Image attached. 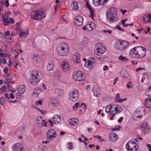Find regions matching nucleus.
Masks as SVG:
<instances>
[{"mask_svg": "<svg viewBox=\"0 0 151 151\" xmlns=\"http://www.w3.org/2000/svg\"><path fill=\"white\" fill-rule=\"evenodd\" d=\"M117 11L114 8L109 9L106 12L108 19L110 22H113L119 20V18L116 14Z\"/></svg>", "mask_w": 151, "mask_h": 151, "instance_id": "20e7f679", "label": "nucleus"}, {"mask_svg": "<svg viewBox=\"0 0 151 151\" xmlns=\"http://www.w3.org/2000/svg\"><path fill=\"white\" fill-rule=\"evenodd\" d=\"M141 129L145 132L148 129V124L147 122H145L142 123L140 125Z\"/></svg>", "mask_w": 151, "mask_h": 151, "instance_id": "c85d7f7f", "label": "nucleus"}, {"mask_svg": "<svg viewBox=\"0 0 151 151\" xmlns=\"http://www.w3.org/2000/svg\"><path fill=\"white\" fill-rule=\"evenodd\" d=\"M62 75L60 71H55L54 73V76L57 79H60L62 76Z\"/></svg>", "mask_w": 151, "mask_h": 151, "instance_id": "4c0bfd02", "label": "nucleus"}, {"mask_svg": "<svg viewBox=\"0 0 151 151\" xmlns=\"http://www.w3.org/2000/svg\"><path fill=\"white\" fill-rule=\"evenodd\" d=\"M89 41L88 38L86 37H84L82 39L81 43L84 44L88 43Z\"/></svg>", "mask_w": 151, "mask_h": 151, "instance_id": "58836bf2", "label": "nucleus"}, {"mask_svg": "<svg viewBox=\"0 0 151 151\" xmlns=\"http://www.w3.org/2000/svg\"><path fill=\"white\" fill-rule=\"evenodd\" d=\"M57 134L54 129H49L46 134V137L49 141H52L55 139L57 137Z\"/></svg>", "mask_w": 151, "mask_h": 151, "instance_id": "9d476101", "label": "nucleus"}, {"mask_svg": "<svg viewBox=\"0 0 151 151\" xmlns=\"http://www.w3.org/2000/svg\"><path fill=\"white\" fill-rule=\"evenodd\" d=\"M7 91V87L4 86H2L0 88V93H3L6 92Z\"/></svg>", "mask_w": 151, "mask_h": 151, "instance_id": "a19ab883", "label": "nucleus"}, {"mask_svg": "<svg viewBox=\"0 0 151 151\" xmlns=\"http://www.w3.org/2000/svg\"><path fill=\"white\" fill-rule=\"evenodd\" d=\"M79 96V93L77 89L73 90L71 91L69 95V99L70 101H75L77 100Z\"/></svg>", "mask_w": 151, "mask_h": 151, "instance_id": "f8f14e48", "label": "nucleus"}, {"mask_svg": "<svg viewBox=\"0 0 151 151\" xmlns=\"http://www.w3.org/2000/svg\"><path fill=\"white\" fill-rule=\"evenodd\" d=\"M77 3L75 1L73 2L70 5V8L73 10H76L78 9Z\"/></svg>", "mask_w": 151, "mask_h": 151, "instance_id": "72a5a7b5", "label": "nucleus"}, {"mask_svg": "<svg viewBox=\"0 0 151 151\" xmlns=\"http://www.w3.org/2000/svg\"><path fill=\"white\" fill-rule=\"evenodd\" d=\"M145 106L147 108L151 107V99L147 98L145 100Z\"/></svg>", "mask_w": 151, "mask_h": 151, "instance_id": "473e14b6", "label": "nucleus"}, {"mask_svg": "<svg viewBox=\"0 0 151 151\" xmlns=\"http://www.w3.org/2000/svg\"><path fill=\"white\" fill-rule=\"evenodd\" d=\"M14 67L17 68V67L19 65V63L17 61H15L14 63Z\"/></svg>", "mask_w": 151, "mask_h": 151, "instance_id": "3c124183", "label": "nucleus"}, {"mask_svg": "<svg viewBox=\"0 0 151 151\" xmlns=\"http://www.w3.org/2000/svg\"><path fill=\"white\" fill-rule=\"evenodd\" d=\"M61 117L59 115H54L52 118V120L54 124H58L61 121Z\"/></svg>", "mask_w": 151, "mask_h": 151, "instance_id": "b1692460", "label": "nucleus"}, {"mask_svg": "<svg viewBox=\"0 0 151 151\" xmlns=\"http://www.w3.org/2000/svg\"><path fill=\"white\" fill-rule=\"evenodd\" d=\"M94 54L98 56H101L106 51V47L100 43L96 44L94 48Z\"/></svg>", "mask_w": 151, "mask_h": 151, "instance_id": "423d86ee", "label": "nucleus"}, {"mask_svg": "<svg viewBox=\"0 0 151 151\" xmlns=\"http://www.w3.org/2000/svg\"><path fill=\"white\" fill-rule=\"evenodd\" d=\"M54 66V64L52 62H50L47 65V69L48 71H50L52 70Z\"/></svg>", "mask_w": 151, "mask_h": 151, "instance_id": "e433bc0d", "label": "nucleus"}, {"mask_svg": "<svg viewBox=\"0 0 151 151\" xmlns=\"http://www.w3.org/2000/svg\"><path fill=\"white\" fill-rule=\"evenodd\" d=\"M142 20L144 24L151 23V14H147L144 15L142 17Z\"/></svg>", "mask_w": 151, "mask_h": 151, "instance_id": "6ab92c4d", "label": "nucleus"}, {"mask_svg": "<svg viewBox=\"0 0 151 151\" xmlns=\"http://www.w3.org/2000/svg\"><path fill=\"white\" fill-rule=\"evenodd\" d=\"M44 12L42 9L38 10L32 12L31 18L33 20L40 19H42Z\"/></svg>", "mask_w": 151, "mask_h": 151, "instance_id": "9b49d317", "label": "nucleus"}, {"mask_svg": "<svg viewBox=\"0 0 151 151\" xmlns=\"http://www.w3.org/2000/svg\"><path fill=\"white\" fill-rule=\"evenodd\" d=\"M57 51L58 54L60 56H66L69 54V47L66 43H62L60 44L57 47Z\"/></svg>", "mask_w": 151, "mask_h": 151, "instance_id": "39448f33", "label": "nucleus"}, {"mask_svg": "<svg viewBox=\"0 0 151 151\" xmlns=\"http://www.w3.org/2000/svg\"><path fill=\"white\" fill-rule=\"evenodd\" d=\"M9 4L8 0H6L5 2V6L6 7H8L9 6Z\"/></svg>", "mask_w": 151, "mask_h": 151, "instance_id": "338daca9", "label": "nucleus"}, {"mask_svg": "<svg viewBox=\"0 0 151 151\" xmlns=\"http://www.w3.org/2000/svg\"><path fill=\"white\" fill-rule=\"evenodd\" d=\"M96 28V24L92 22H90L87 23L86 26L83 27V29L84 30L87 29L88 31H91L95 30Z\"/></svg>", "mask_w": 151, "mask_h": 151, "instance_id": "4468645a", "label": "nucleus"}, {"mask_svg": "<svg viewBox=\"0 0 151 151\" xmlns=\"http://www.w3.org/2000/svg\"><path fill=\"white\" fill-rule=\"evenodd\" d=\"M41 88L43 90H45L46 89V86L45 85L44 83H42L41 84Z\"/></svg>", "mask_w": 151, "mask_h": 151, "instance_id": "bf43d9fd", "label": "nucleus"}, {"mask_svg": "<svg viewBox=\"0 0 151 151\" xmlns=\"http://www.w3.org/2000/svg\"><path fill=\"white\" fill-rule=\"evenodd\" d=\"M39 112L43 115H45L47 113V111L46 110H41Z\"/></svg>", "mask_w": 151, "mask_h": 151, "instance_id": "4d7b16f0", "label": "nucleus"}, {"mask_svg": "<svg viewBox=\"0 0 151 151\" xmlns=\"http://www.w3.org/2000/svg\"><path fill=\"white\" fill-rule=\"evenodd\" d=\"M96 62V60L94 58H90L87 62H85L84 65L89 69H91L93 68Z\"/></svg>", "mask_w": 151, "mask_h": 151, "instance_id": "2eb2a0df", "label": "nucleus"}, {"mask_svg": "<svg viewBox=\"0 0 151 151\" xmlns=\"http://www.w3.org/2000/svg\"><path fill=\"white\" fill-rule=\"evenodd\" d=\"M19 23H17V27H16V29L18 31V32H17V33L19 32L21 30V28L20 26L19 25Z\"/></svg>", "mask_w": 151, "mask_h": 151, "instance_id": "864d4df0", "label": "nucleus"}, {"mask_svg": "<svg viewBox=\"0 0 151 151\" xmlns=\"http://www.w3.org/2000/svg\"><path fill=\"white\" fill-rule=\"evenodd\" d=\"M7 55L6 53H0V57H6Z\"/></svg>", "mask_w": 151, "mask_h": 151, "instance_id": "052dcab7", "label": "nucleus"}, {"mask_svg": "<svg viewBox=\"0 0 151 151\" xmlns=\"http://www.w3.org/2000/svg\"><path fill=\"white\" fill-rule=\"evenodd\" d=\"M36 124L40 127H42L43 125L44 126L47 127V122L45 120L43 119L41 116H38L36 118Z\"/></svg>", "mask_w": 151, "mask_h": 151, "instance_id": "ddd939ff", "label": "nucleus"}, {"mask_svg": "<svg viewBox=\"0 0 151 151\" xmlns=\"http://www.w3.org/2000/svg\"><path fill=\"white\" fill-rule=\"evenodd\" d=\"M18 92L20 94L24 93L26 90V88L25 86L21 85L19 86L18 88Z\"/></svg>", "mask_w": 151, "mask_h": 151, "instance_id": "2f4dec72", "label": "nucleus"}, {"mask_svg": "<svg viewBox=\"0 0 151 151\" xmlns=\"http://www.w3.org/2000/svg\"><path fill=\"white\" fill-rule=\"evenodd\" d=\"M12 63L11 60H9V63H7V65L10 68H11V67Z\"/></svg>", "mask_w": 151, "mask_h": 151, "instance_id": "680f3d73", "label": "nucleus"}, {"mask_svg": "<svg viewBox=\"0 0 151 151\" xmlns=\"http://www.w3.org/2000/svg\"><path fill=\"white\" fill-rule=\"evenodd\" d=\"M43 101L42 100H39L35 103V104L36 106L42 105L43 104Z\"/></svg>", "mask_w": 151, "mask_h": 151, "instance_id": "09e8293b", "label": "nucleus"}, {"mask_svg": "<svg viewBox=\"0 0 151 151\" xmlns=\"http://www.w3.org/2000/svg\"><path fill=\"white\" fill-rule=\"evenodd\" d=\"M138 147H136L132 149V151H139Z\"/></svg>", "mask_w": 151, "mask_h": 151, "instance_id": "69168bd1", "label": "nucleus"}, {"mask_svg": "<svg viewBox=\"0 0 151 151\" xmlns=\"http://www.w3.org/2000/svg\"><path fill=\"white\" fill-rule=\"evenodd\" d=\"M120 11L122 12L123 15L124 14L127 12V10H123L122 9L120 10Z\"/></svg>", "mask_w": 151, "mask_h": 151, "instance_id": "774afa93", "label": "nucleus"}, {"mask_svg": "<svg viewBox=\"0 0 151 151\" xmlns=\"http://www.w3.org/2000/svg\"><path fill=\"white\" fill-rule=\"evenodd\" d=\"M61 65L63 70L64 72H66L70 69V66L67 60H63L62 62Z\"/></svg>", "mask_w": 151, "mask_h": 151, "instance_id": "aec40b11", "label": "nucleus"}, {"mask_svg": "<svg viewBox=\"0 0 151 151\" xmlns=\"http://www.w3.org/2000/svg\"><path fill=\"white\" fill-rule=\"evenodd\" d=\"M129 42L126 41L120 40L118 41L116 45V48L119 50H123L127 47Z\"/></svg>", "mask_w": 151, "mask_h": 151, "instance_id": "1a4fd4ad", "label": "nucleus"}, {"mask_svg": "<svg viewBox=\"0 0 151 151\" xmlns=\"http://www.w3.org/2000/svg\"><path fill=\"white\" fill-rule=\"evenodd\" d=\"M103 32L104 33H106L107 32L109 34H111L112 33V31L110 30H104L103 31Z\"/></svg>", "mask_w": 151, "mask_h": 151, "instance_id": "0e129e2a", "label": "nucleus"}, {"mask_svg": "<svg viewBox=\"0 0 151 151\" xmlns=\"http://www.w3.org/2000/svg\"><path fill=\"white\" fill-rule=\"evenodd\" d=\"M73 79L76 81H82L86 79V75L82 71L77 70L75 72L73 76Z\"/></svg>", "mask_w": 151, "mask_h": 151, "instance_id": "0eeeda50", "label": "nucleus"}, {"mask_svg": "<svg viewBox=\"0 0 151 151\" xmlns=\"http://www.w3.org/2000/svg\"><path fill=\"white\" fill-rule=\"evenodd\" d=\"M109 0H93V4L95 6L106 4Z\"/></svg>", "mask_w": 151, "mask_h": 151, "instance_id": "dca6fc26", "label": "nucleus"}, {"mask_svg": "<svg viewBox=\"0 0 151 151\" xmlns=\"http://www.w3.org/2000/svg\"><path fill=\"white\" fill-rule=\"evenodd\" d=\"M109 138L110 141L113 142L116 141L118 139V135L114 133H112L110 134Z\"/></svg>", "mask_w": 151, "mask_h": 151, "instance_id": "393cba45", "label": "nucleus"}, {"mask_svg": "<svg viewBox=\"0 0 151 151\" xmlns=\"http://www.w3.org/2000/svg\"><path fill=\"white\" fill-rule=\"evenodd\" d=\"M32 58L36 63H38L40 60V59L37 54L33 55H32Z\"/></svg>", "mask_w": 151, "mask_h": 151, "instance_id": "c9c22d12", "label": "nucleus"}, {"mask_svg": "<svg viewBox=\"0 0 151 151\" xmlns=\"http://www.w3.org/2000/svg\"><path fill=\"white\" fill-rule=\"evenodd\" d=\"M12 81L11 79L10 78H7L5 79V81H4V83L5 84H9L10 83H11Z\"/></svg>", "mask_w": 151, "mask_h": 151, "instance_id": "a18cd8bd", "label": "nucleus"}, {"mask_svg": "<svg viewBox=\"0 0 151 151\" xmlns=\"http://www.w3.org/2000/svg\"><path fill=\"white\" fill-rule=\"evenodd\" d=\"M42 92V90L41 88H36L34 89L32 95L34 96L37 97Z\"/></svg>", "mask_w": 151, "mask_h": 151, "instance_id": "cd10ccee", "label": "nucleus"}, {"mask_svg": "<svg viewBox=\"0 0 151 151\" xmlns=\"http://www.w3.org/2000/svg\"><path fill=\"white\" fill-rule=\"evenodd\" d=\"M2 21L3 22V24L4 26H6L9 24H13L14 22V20L12 18L9 19L2 18Z\"/></svg>", "mask_w": 151, "mask_h": 151, "instance_id": "4be33fe9", "label": "nucleus"}, {"mask_svg": "<svg viewBox=\"0 0 151 151\" xmlns=\"http://www.w3.org/2000/svg\"><path fill=\"white\" fill-rule=\"evenodd\" d=\"M73 59L76 63L79 64L81 63L80 55L78 52H75L73 55Z\"/></svg>", "mask_w": 151, "mask_h": 151, "instance_id": "412c9836", "label": "nucleus"}, {"mask_svg": "<svg viewBox=\"0 0 151 151\" xmlns=\"http://www.w3.org/2000/svg\"><path fill=\"white\" fill-rule=\"evenodd\" d=\"M68 149L69 150H72L73 147L72 143L70 142H68Z\"/></svg>", "mask_w": 151, "mask_h": 151, "instance_id": "de8ad7c7", "label": "nucleus"}, {"mask_svg": "<svg viewBox=\"0 0 151 151\" xmlns=\"http://www.w3.org/2000/svg\"><path fill=\"white\" fill-rule=\"evenodd\" d=\"M94 95L96 97L99 96L100 95V90L98 88L94 87L93 89Z\"/></svg>", "mask_w": 151, "mask_h": 151, "instance_id": "c756f323", "label": "nucleus"}, {"mask_svg": "<svg viewBox=\"0 0 151 151\" xmlns=\"http://www.w3.org/2000/svg\"><path fill=\"white\" fill-rule=\"evenodd\" d=\"M79 105V104L78 103L75 104L74 105L73 107V109L75 110L77 109Z\"/></svg>", "mask_w": 151, "mask_h": 151, "instance_id": "603ef678", "label": "nucleus"}, {"mask_svg": "<svg viewBox=\"0 0 151 151\" xmlns=\"http://www.w3.org/2000/svg\"><path fill=\"white\" fill-rule=\"evenodd\" d=\"M118 59L119 60L124 62L127 61L128 60L126 57L122 56V55L118 57Z\"/></svg>", "mask_w": 151, "mask_h": 151, "instance_id": "79ce46f5", "label": "nucleus"}, {"mask_svg": "<svg viewBox=\"0 0 151 151\" xmlns=\"http://www.w3.org/2000/svg\"><path fill=\"white\" fill-rule=\"evenodd\" d=\"M115 101L118 102L119 103H121L122 102V101H121V99L120 98L119 96V94H117L115 98Z\"/></svg>", "mask_w": 151, "mask_h": 151, "instance_id": "37998d69", "label": "nucleus"}, {"mask_svg": "<svg viewBox=\"0 0 151 151\" xmlns=\"http://www.w3.org/2000/svg\"><path fill=\"white\" fill-rule=\"evenodd\" d=\"M10 12L9 11H8L6 13H5L3 16L2 18L8 19L10 14Z\"/></svg>", "mask_w": 151, "mask_h": 151, "instance_id": "c03bdc74", "label": "nucleus"}, {"mask_svg": "<svg viewBox=\"0 0 151 151\" xmlns=\"http://www.w3.org/2000/svg\"><path fill=\"white\" fill-rule=\"evenodd\" d=\"M29 33L27 29H26L20 32L19 33L20 37L22 38H26L28 36Z\"/></svg>", "mask_w": 151, "mask_h": 151, "instance_id": "bb28decb", "label": "nucleus"}, {"mask_svg": "<svg viewBox=\"0 0 151 151\" xmlns=\"http://www.w3.org/2000/svg\"><path fill=\"white\" fill-rule=\"evenodd\" d=\"M47 146L42 144H40L38 146V151H46L47 149Z\"/></svg>", "mask_w": 151, "mask_h": 151, "instance_id": "7c9ffc66", "label": "nucleus"}, {"mask_svg": "<svg viewBox=\"0 0 151 151\" xmlns=\"http://www.w3.org/2000/svg\"><path fill=\"white\" fill-rule=\"evenodd\" d=\"M69 123L71 126H76L78 124V120L75 118L70 119L69 120Z\"/></svg>", "mask_w": 151, "mask_h": 151, "instance_id": "5701e85b", "label": "nucleus"}, {"mask_svg": "<svg viewBox=\"0 0 151 151\" xmlns=\"http://www.w3.org/2000/svg\"><path fill=\"white\" fill-rule=\"evenodd\" d=\"M146 95L149 97H151V89H149L146 92Z\"/></svg>", "mask_w": 151, "mask_h": 151, "instance_id": "8fccbe9b", "label": "nucleus"}, {"mask_svg": "<svg viewBox=\"0 0 151 151\" xmlns=\"http://www.w3.org/2000/svg\"><path fill=\"white\" fill-rule=\"evenodd\" d=\"M129 54L133 58L142 59L146 55V50L142 46L136 47L130 50Z\"/></svg>", "mask_w": 151, "mask_h": 151, "instance_id": "f257e3e1", "label": "nucleus"}, {"mask_svg": "<svg viewBox=\"0 0 151 151\" xmlns=\"http://www.w3.org/2000/svg\"><path fill=\"white\" fill-rule=\"evenodd\" d=\"M5 100L3 98L0 99V103L2 105L4 104L5 102Z\"/></svg>", "mask_w": 151, "mask_h": 151, "instance_id": "13d9d810", "label": "nucleus"}, {"mask_svg": "<svg viewBox=\"0 0 151 151\" xmlns=\"http://www.w3.org/2000/svg\"><path fill=\"white\" fill-rule=\"evenodd\" d=\"M132 84V82L131 81H129L128 82V83L127 84L126 86L127 88L129 89L131 87V86H132L133 85L131 86L130 85L131 84Z\"/></svg>", "mask_w": 151, "mask_h": 151, "instance_id": "6e6d98bb", "label": "nucleus"}, {"mask_svg": "<svg viewBox=\"0 0 151 151\" xmlns=\"http://www.w3.org/2000/svg\"><path fill=\"white\" fill-rule=\"evenodd\" d=\"M14 151H23L24 148L20 143H17L14 144L12 147Z\"/></svg>", "mask_w": 151, "mask_h": 151, "instance_id": "f3484780", "label": "nucleus"}, {"mask_svg": "<svg viewBox=\"0 0 151 151\" xmlns=\"http://www.w3.org/2000/svg\"><path fill=\"white\" fill-rule=\"evenodd\" d=\"M63 90L60 88H57L55 90V93L59 96H61L63 95Z\"/></svg>", "mask_w": 151, "mask_h": 151, "instance_id": "f704fd0d", "label": "nucleus"}, {"mask_svg": "<svg viewBox=\"0 0 151 151\" xmlns=\"http://www.w3.org/2000/svg\"><path fill=\"white\" fill-rule=\"evenodd\" d=\"M86 6H87V8L89 9V11L90 12V13L91 14L90 17L92 19H93V18L94 16L93 11L92 9L91 8L90 6L88 3L86 4Z\"/></svg>", "mask_w": 151, "mask_h": 151, "instance_id": "ea45409f", "label": "nucleus"}, {"mask_svg": "<svg viewBox=\"0 0 151 151\" xmlns=\"http://www.w3.org/2000/svg\"><path fill=\"white\" fill-rule=\"evenodd\" d=\"M120 127L119 126L118 127H115L112 129V130L113 131H116L119 130L120 129Z\"/></svg>", "mask_w": 151, "mask_h": 151, "instance_id": "e2e57ef3", "label": "nucleus"}, {"mask_svg": "<svg viewBox=\"0 0 151 151\" xmlns=\"http://www.w3.org/2000/svg\"><path fill=\"white\" fill-rule=\"evenodd\" d=\"M83 19L82 16L78 15L75 18L74 22L76 25L81 26L83 24Z\"/></svg>", "mask_w": 151, "mask_h": 151, "instance_id": "a211bd4d", "label": "nucleus"}, {"mask_svg": "<svg viewBox=\"0 0 151 151\" xmlns=\"http://www.w3.org/2000/svg\"><path fill=\"white\" fill-rule=\"evenodd\" d=\"M122 108L117 104H111L107 106L105 108L106 113L111 114L112 116L110 117L111 120L114 119V117L116 115L119 114L122 111Z\"/></svg>", "mask_w": 151, "mask_h": 151, "instance_id": "f03ea898", "label": "nucleus"}, {"mask_svg": "<svg viewBox=\"0 0 151 151\" xmlns=\"http://www.w3.org/2000/svg\"><path fill=\"white\" fill-rule=\"evenodd\" d=\"M42 78L41 74L37 70L32 71L30 77L29 82L33 85H37Z\"/></svg>", "mask_w": 151, "mask_h": 151, "instance_id": "7ed1b4c3", "label": "nucleus"}, {"mask_svg": "<svg viewBox=\"0 0 151 151\" xmlns=\"http://www.w3.org/2000/svg\"><path fill=\"white\" fill-rule=\"evenodd\" d=\"M49 101L50 103H51L53 106H57L59 105V101L56 99L53 98H50L49 99Z\"/></svg>", "mask_w": 151, "mask_h": 151, "instance_id": "a878e982", "label": "nucleus"}, {"mask_svg": "<svg viewBox=\"0 0 151 151\" xmlns=\"http://www.w3.org/2000/svg\"><path fill=\"white\" fill-rule=\"evenodd\" d=\"M0 61H1V62L3 63L4 64H6L7 63L6 60L5 58H3L2 59L0 58Z\"/></svg>", "mask_w": 151, "mask_h": 151, "instance_id": "5fc2aeb1", "label": "nucleus"}, {"mask_svg": "<svg viewBox=\"0 0 151 151\" xmlns=\"http://www.w3.org/2000/svg\"><path fill=\"white\" fill-rule=\"evenodd\" d=\"M13 53L14 55H15L14 57L15 58V59H17L18 57L19 54V52L17 51L16 50H14Z\"/></svg>", "mask_w": 151, "mask_h": 151, "instance_id": "49530a36", "label": "nucleus"}, {"mask_svg": "<svg viewBox=\"0 0 151 151\" xmlns=\"http://www.w3.org/2000/svg\"><path fill=\"white\" fill-rule=\"evenodd\" d=\"M145 109L144 107L139 108L137 109L134 113L133 119L136 120L137 119H140L144 116L145 114Z\"/></svg>", "mask_w": 151, "mask_h": 151, "instance_id": "6e6552de", "label": "nucleus"}]
</instances>
